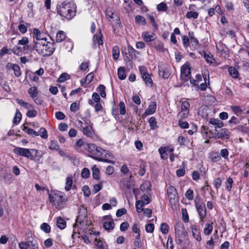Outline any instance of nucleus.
<instances>
[{
    "label": "nucleus",
    "mask_w": 249,
    "mask_h": 249,
    "mask_svg": "<svg viewBox=\"0 0 249 249\" xmlns=\"http://www.w3.org/2000/svg\"><path fill=\"white\" fill-rule=\"evenodd\" d=\"M192 231L193 237L198 241H200L201 240V237L200 235V232L196 225L193 226L192 227Z\"/></svg>",
    "instance_id": "obj_23"
},
{
    "label": "nucleus",
    "mask_w": 249,
    "mask_h": 249,
    "mask_svg": "<svg viewBox=\"0 0 249 249\" xmlns=\"http://www.w3.org/2000/svg\"><path fill=\"white\" fill-rule=\"evenodd\" d=\"M134 245L137 248H140L142 247L141 234H137L136 235L134 241Z\"/></svg>",
    "instance_id": "obj_49"
},
{
    "label": "nucleus",
    "mask_w": 249,
    "mask_h": 249,
    "mask_svg": "<svg viewBox=\"0 0 249 249\" xmlns=\"http://www.w3.org/2000/svg\"><path fill=\"white\" fill-rule=\"evenodd\" d=\"M24 132L29 135H34L35 136H39V132L35 130L29 128L28 126H24L22 129Z\"/></svg>",
    "instance_id": "obj_38"
},
{
    "label": "nucleus",
    "mask_w": 249,
    "mask_h": 249,
    "mask_svg": "<svg viewBox=\"0 0 249 249\" xmlns=\"http://www.w3.org/2000/svg\"><path fill=\"white\" fill-rule=\"evenodd\" d=\"M157 104L155 102H152L148 106V108L145 111L142 115V117L144 118L146 116L154 114L156 110Z\"/></svg>",
    "instance_id": "obj_16"
},
{
    "label": "nucleus",
    "mask_w": 249,
    "mask_h": 249,
    "mask_svg": "<svg viewBox=\"0 0 249 249\" xmlns=\"http://www.w3.org/2000/svg\"><path fill=\"white\" fill-rule=\"evenodd\" d=\"M39 135L43 139H47L48 137V132L44 127H41L39 131Z\"/></svg>",
    "instance_id": "obj_53"
},
{
    "label": "nucleus",
    "mask_w": 249,
    "mask_h": 249,
    "mask_svg": "<svg viewBox=\"0 0 249 249\" xmlns=\"http://www.w3.org/2000/svg\"><path fill=\"white\" fill-rule=\"evenodd\" d=\"M13 70L14 71V74L16 77H18L21 75V73L20 68L18 64H16L14 67L13 68Z\"/></svg>",
    "instance_id": "obj_63"
},
{
    "label": "nucleus",
    "mask_w": 249,
    "mask_h": 249,
    "mask_svg": "<svg viewBox=\"0 0 249 249\" xmlns=\"http://www.w3.org/2000/svg\"><path fill=\"white\" fill-rule=\"evenodd\" d=\"M143 205H147L150 202V198L146 195H143L141 197V199L139 200Z\"/></svg>",
    "instance_id": "obj_56"
},
{
    "label": "nucleus",
    "mask_w": 249,
    "mask_h": 249,
    "mask_svg": "<svg viewBox=\"0 0 249 249\" xmlns=\"http://www.w3.org/2000/svg\"><path fill=\"white\" fill-rule=\"evenodd\" d=\"M50 201L57 208L62 206L65 201L64 194L60 192H53L49 195Z\"/></svg>",
    "instance_id": "obj_3"
},
{
    "label": "nucleus",
    "mask_w": 249,
    "mask_h": 249,
    "mask_svg": "<svg viewBox=\"0 0 249 249\" xmlns=\"http://www.w3.org/2000/svg\"><path fill=\"white\" fill-rule=\"evenodd\" d=\"M159 75L164 79H167L170 75V73L168 70L164 68H160L159 70Z\"/></svg>",
    "instance_id": "obj_26"
},
{
    "label": "nucleus",
    "mask_w": 249,
    "mask_h": 249,
    "mask_svg": "<svg viewBox=\"0 0 249 249\" xmlns=\"http://www.w3.org/2000/svg\"><path fill=\"white\" fill-rule=\"evenodd\" d=\"M40 229L46 233H48L51 231V227L47 223H43L40 225Z\"/></svg>",
    "instance_id": "obj_46"
},
{
    "label": "nucleus",
    "mask_w": 249,
    "mask_h": 249,
    "mask_svg": "<svg viewBox=\"0 0 249 249\" xmlns=\"http://www.w3.org/2000/svg\"><path fill=\"white\" fill-rule=\"evenodd\" d=\"M231 108L232 111H233L234 113L237 116L240 115L242 111V110L241 109V107L240 106H232L231 107Z\"/></svg>",
    "instance_id": "obj_61"
},
{
    "label": "nucleus",
    "mask_w": 249,
    "mask_h": 249,
    "mask_svg": "<svg viewBox=\"0 0 249 249\" xmlns=\"http://www.w3.org/2000/svg\"><path fill=\"white\" fill-rule=\"evenodd\" d=\"M148 123L150 127V129L154 130L158 127L157 122L154 117H151L148 120Z\"/></svg>",
    "instance_id": "obj_36"
},
{
    "label": "nucleus",
    "mask_w": 249,
    "mask_h": 249,
    "mask_svg": "<svg viewBox=\"0 0 249 249\" xmlns=\"http://www.w3.org/2000/svg\"><path fill=\"white\" fill-rule=\"evenodd\" d=\"M191 69L189 64L185 63L183 65L180 69V77L182 83L184 84L188 82L190 78Z\"/></svg>",
    "instance_id": "obj_6"
},
{
    "label": "nucleus",
    "mask_w": 249,
    "mask_h": 249,
    "mask_svg": "<svg viewBox=\"0 0 249 249\" xmlns=\"http://www.w3.org/2000/svg\"><path fill=\"white\" fill-rule=\"evenodd\" d=\"M115 224L112 220L110 221H107L104 222L103 227L108 232L113 230L114 228Z\"/></svg>",
    "instance_id": "obj_29"
},
{
    "label": "nucleus",
    "mask_w": 249,
    "mask_h": 249,
    "mask_svg": "<svg viewBox=\"0 0 249 249\" xmlns=\"http://www.w3.org/2000/svg\"><path fill=\"white\" fill-rule=\"evenodd\" d=\"M60 146L56 141L53 140L50 142L49 148L51 150L57 151L59 149Z\"/></svg>",
    "instance_id": "obj_44"
},
{
    "label": "nucleus",
    "mask_w": 249,
    "mask_h": 249,
    "mask_svg": "<svg viewBox=\"0 0 249 249\" xmlns=\"http://www.w3.org/2000/svg\"><path fill=\"white\" fill-rule=\"evenodd\" d=\"M37 114L36 110L32 109H29L26 113V115L29 118H33L36 117Z\"/></svg>",
    "instance_id": "obj_64"
},
{
    "label": "nucleus",
    "mask_w": 249,
    "mask_h": 249,
    "mask_svg": "<svg viewBox=\"0 0 249 249\" xmlns=\"http://www.w3.org/2000/svg\"><path fill=\"white\" fill-rule=\"evenodd\" d=\"M105 89L106 88L103 85H100L98 88V91L101 96L103 98H105L106 96Z\"/></svg>",
    "instance_id": "obj_57"
},
{
    "label": "nucleus",
    "mask_w": 249,
    "mask_h": 249,
    "mask_svg": "<svg viewBox=\"0 0 249 249\" xmlns=\"http://www.w3.org/2000/svg\"><path fill=\"white\" fill-rule=\"evenodd\" d=\"M57 226L60 229H64L66 227V222L61 217H59L57 219Z\"/></svg>",
    "instance_id": "obj_43"
},
{
    "label": "nucleus",
    "mask_w": 249,
    "mask_h": 249,
    "mask_svg": "<svg viewBox=\"0 0 249 249\" xmlns=\"http://www.w3.org/2000/svg\"><path fill=\"white\" fill-rule=\"evenodd\" d=\"M66 37V34L62 31H59L57 32L56 36V41L61 42L63 41Z\"/></svg>",
    "instance_id": "obj_33"
},
{
    "label": "nucleus",
    "mask_w": 249,
    "mask_h": 249,
    "mask_svg": "<svg viewBox=\"0 0 249 249\" xmlns=\"http://www.w3.org/2000/svg\"><path fill=\"white\" fill-rule=\"evenodd\" d=\"M33 37L34 38V42L44 38V37L42 36L40 31L38 29H34L33 32Z\"/></svg>",
    "instance_id": "obj_30"
},
{
    "label": "nucleus",
    "mask_w": 249,
    "mask_h": 249,
    "mask_svg": "<svg viewBox=\"0 0 249 249\" xmlns=\"http://www.w3.org/2000/svg\"><path fill=\"white\" fill-rule=\"evenodd\" d=\"M230 75L233 78H237L238 77V72L237 70L233 67H230L229 69Z\"/></svg>",
    "instance_id": "obj_41"
},
{
    "label": "nucleus",
    "mask_w": 249,
    "mask_h": 249,
    "mask_svg": "<svg viewBox=\"0 0 249 249\" xmlns=\"http://www.w3.org/2000/svg\"><path fill=\"white\" fill-rule=\"evenodd\" d=\"M210 158L213 162H217L221 160L220 156L217 153H212L210 155Z\"/></svg>",
    "instance_id": "obj_59"
},
{
    "label": "nucleus",
    "mask_w": 249,
    "mask_h": 249,
    "mask_svg": "<svg viewBox=\"0 0 249 249\" xmlns=\"http://www.w3.org/2000/svg\"><path fill=\"white\" fill-rule=\"evenodd\" d=\"M57 12L62 20H71L76 15V6L72 2H64L57 8Z\"/></svg>",
    "instance_id": "obj_2"
},
{
    "label": "nucleus",
    "mask_w": 249,
    "mask_h": 249,
    "mask_svg": "<svg viewBox=\"0 0 249 249\" xmlns=\"http://www.w3.org/2000/svg\"><path fill=\"white\" fill-rule=\"evenodd\" d=\"M12 52V49H8L7 46H5L1 49L0 52V55L3 56L6 53L10 54H11Z\"/></svg>",
    "instance_id": "obj_58"
},
{
    "label": "nucleus",
    "mask_w": 249,
    "mask_h": 249,
    "mask_svg": "<svg viewBox=\"0 0 249 249\" xmlns=\"http://www.w3.org/2000/svg\"><path fill=\"white\" fill-rule=\"evenodd\" d=\"M233 183V181L231 178L229 177L227 178L225 182V188L227 191L230 192L231 190Z\"/></svg>",
    "instance_id": "obj_35"
},
{
    "label": "nucleus",
    "mask_w": 249,
    "mask_h": 249,
    "mask_svg": "<svg viewBox=\"0 0 249 249\" xmlns=\"http://www.w3.org/2000/svg\"><path fill=\"white\" fill-rule=\"evenodd\" d=\"M169 226L166 223H162L160 226V231L163 234H166L169 231Z\"/></svg>",
    "instance_id": "obj_48"
},
{
    "label": "nucleus",
    "mask_w": 249,
    "mask_h": 249,
    "mask_svg": "<svg viewBox=\"0 0 249 249\" xmlns=\"http://www.w3.org/2000/svg\"><path fill=\"white\" fill-rule=\"evenodd\" d=\"M87 143L88 142H85L83 139H78L75 143L74 148L77 152H84Z\"/></svg>",
    "instance_id": "obj_15"
},
{
    "label": "nucleus",
    "mask_w": 249,
    "mask_h": 249,
    "mask_svg": "<svg viewBox=\"0 0 249 249\" xmlns=\"http://www.w3.org/2000/svg\"><path fill=\"white\" fill-rule=\"evenodd\" d=\"M28 93L30 95V96L33 99L37 96L38 91L36 87H33L28 89Z\"/></svg>",
    "instance_id": "obj_34"
},
{
    "label": "nucleus",
    "mask_w": 249,
    "mask_h": 249,
    "mask_svg": "<svg viewBox=\"0 0 249 249\" xmlns=\"http://www.w3.org/2000/svg\"><path fill=\"white\" fill-rule=\"evenodd\" d=\"M29 40L27 37H23L21 39L18 41V44L23 45V51H26L28 50H30V48H33V46L29 45Z\"/></svg>",
    "instance_id": "obj_22"
},
{
    "label": "nucleus",
    "mask_w": 249,
    "mask_h": 249,
    "mask_svg": "<svg viewBox=\"0 0 249 249\" xmlns=\"http://www.w3.org/2000/svg\"><path fill=\"white\" fill-rule=\"evenodd\" d=\"M20 249H38V245L36 239L28 240L26 242H21L19 243Z\"/></svg>",
    "instance_id": "obj_9"
},
{
    "label": "nucleus",
    "mask_w": 249,
    "mask_h": 249,
    "mask_svg": "<svg viewBox=\"0 0 249 249\" xmlns=\"http://www.w3.org/2000/svg\"><path fill=\"white\" fill-rule=\"evenodd\" d=\"M185 196L189 200H192L194 198V191L193 190L188 189L185 194Z\"/></svg>",
    "instance_id": "obj_60"
},
{
    "label": "nucleus",
    "mask_w": 249,
    "mask_h": 249,
    "mask_svg": "<svg viewBox=\"0 0 249 249\" xmlns=\"http://www.w3.org/2000/svg\"><path fill=\"white\" fill-rule=\"evenodd\" d=\"M112 57L115 60L118 59L120 56V49L118 46H114L112 49Z\"/></svg>",
    "instance_id": "obj_32"
},
{
    "label": "nucleus",
    "mask_w": 249,
    "mask_h": 249,
    "mask_svg": "<svg viewBox=\"0 0 249 249\" xmlns=\"http://www.w3.org/2000/svg\"><path fill=\"white\" fill-rule=\"evenodd\" d=\"M151 183L149 181H145L140 186V190L148 194L151 191Z\"/></svg>",
    "instance_id": "obj_24"
},
{
    "label": "nucleus",
    "mask_w": 249,
    "mask_h": 249,
    "mask_svg": "<svg viewBox=\"0 0 249 249\" xmlns=\"http://www.w3.org/2000/svg\"><path fill=\"white\" fill-rule=\"evenodd\" d=\"M136 52L137 51L129 44L127 48L124 49V51L122 52L125 61L127 63L132 64L131 60L133 58V55H134Z\"/></svg>",
    "instance_id": "obj_8"
},
{
    "label": "nucleus",
    "mask_w": 249,
    "mask_h": 249,
    "mask_svg": "<svg viewBox=\"0 0 249 249\" xmlns=\"http://www.w3.org/2000/svg\"><path fill=\"white\" fill-rule=\"evenodd\" d=\"M95 245L97 247L98 249H106L105 247L104 243L102 240H101L99 238H95Z\"/></svg>",
    "instance_id": "obj_47"
},
{
    "label": "nucleus",
    "mask_w": 249,
    "mask_h": 249,
    "mask_svg": "<svg viewBox=\"0 0 249 249\" xmlns=\"http://www.w3.org/2000/svg\"><path fill=\"white\" fill-rule=\"evenodd\" d=\"M196 208L198 213L200 221H203L207 213L205 205H203Z\"/></svg>",
    "instance_id": "obj_17"
},
{
    "label": "nucleus",
    "mask_w": 249,
    "mask_h": 249,
    "mask_svg": "<svg viewBox=\"0 0 249 249\" xmlns=\"http://www.w3.org/2000/svg\"><path fill=\"white\" fill-rule=\"evenodd\" d=\"M48 41L45 37L42 39L35 41L34 44L33 45V48H30V51L36 50L37 52L41 51V48L43 46H45Z\"/></svg>",
    "instance_id": "obj_14"
},
{
    "label": "nucleus",
    "mask_w": 249,
    "mask_h": 249,
    "mask_svg": "<svg viewBox=\"0 0 249 249\" xmlns=\"http://www.w3.org/2000/svg\"><path fill=\"white\" fill-rule=\"evenodd\" d=\"M168 7L167 4L164 2H161L157 6V9L160 12H165L167 10Z\"/></svg>",
    "instance_id": "obj_50"
},
{
    "label": "nucleus",
    "mask_w": 249,
    "mask_h": 249,
    "mask_svg": "<svg viewBox=\"0 0 249 249\" xmlns=\"http://www.w3.org/2000/svg\"><path fill=\"white\" fill-rule=\"evenodd\" d=\"M213 230V222L212 223H207L205 225V228L204 229V233L206 235H210L212 232Z\"/></svg>",
    "instance_id": "obj_37"
},
{
    "label": "nucleus",
    "mask_w": 249,
    "mask_h": 249,
    "mask_svg": "<svg viewBox=\"0 0 249 249\" xmlns=\"http://www.w3.org/2000/svg\"><path fill=\"white\" fill-rule=\"evenodd\" d=\"M92 175L95 179L99 180L100 178V170L96 165H94L92 168Z\"/></svg>",
    "instance_id": "obj_31"
},
{
    "label": "nucleus",
    "mask_w": 249,
    "mask_h": 249,
    "mask_svg": "<svg viewBox=\"0 0 249 249\" xmlns=\"http://www.w3.org/2000/svg\"><path fill=\"white\" fill-rule=\"evenodd\" d=\"M55 50L54 44L53 42H48L45 46L41 48V51L37 53L44 56L51 55Z\"/></svg>",
    "instance_id": "obj_7"
},
{
    "label": "nucleus",
    "mask_w": 249,
    "mask_h": 249,
    "mask_svg": "<svg viewBox=\"0 0 249 249\" xmlns=\"http://www.w3.org/2000/svg\"><path fill=\"white\" fill-rule=\"evenodd\" d=\"M17 102L25 109H30L34 108L33 106L21 99H17Z\"/></svg>",
    "instance_id": "obj_27"
},
{
    "label": "nucleus",
    "mask_w": 249,
    "mask_h": 249,
    "mask_svg": "<svg viewBox=\"0 0 249 249\" xmlns=\"http://www.w3.org/2000/svg\"><path fill=\"white\" fill-rule=\"evenodd\" d=\"M204 58L207 63L213 66H216L218 64L216 63L215 58L213 57V55L210 53H207L206 52H203Z\"/></svg>",
    "instance_id": "obj_20"
},
{
    "label": "nucleus",
    "mask_w": 249,
    "mask_h": 249,
    "mask_svg": "<svg viewBox=\"0 0 249 249\" xmlns=\"http://www.w3.org/2000/svg\"><path fill=\"white\" fill-rule=\"evenodd\" d=\"M167 194L170 203L173 204L178 201L177 191L174 187L169 186L167 189Z\"/></svg>",
    "instance_id": "obj_11"
},
{
    "label": "nucleus",
    "mask_w": 249,
    "mask_h": 249,
    "mask_svg": "<svg viewBox=\"0 0 249 249\" xmlns=\"http://www.w3.org/2000/svg\"><path fill=\"white\" fill-rule=\"evenodd\" d=\"M85 126H81L80 128V130L82 132L83 134L88 137H93L94 132L92 125H89L87 122H85Z\"/></svg>",
    "instance_id": "obj_13"
},
{
    "label": "nucleus",
    "mask_w": 249,
    "mask_h": 249,
    "mask_svg": "<svg viewBox=\"0 0 249 249\" xmlns=\"http://www.w3.org/2000/svg\"><path fill=\"white\" fill-rule=\"evenodd\" d=\"M198 16V13L196 12L189 11L186 14V17L187 18L196 19Z\"/></svg>",
    "instance_id": "obj_52"
},
{
    "label": "nucleus",
    "mask_w": 249,
    "mask_h": 249,
    "mask_svg": "<svg viewBox=\"0 0 249 249\" xmlns=\"http://www.w3.org/2000/svg\"><path fill=\"white\" fill-rule=\"evenodd\" d=\"M87 209L82 207L79 209L78 215L76 219V223L80 224H87Z\"/></svg>",
    "instance_id": "obj_12"
},
{
    "label": "nucleus",
    "mask_w": 249,
    "mask_h": 249,
    "mask_svg": "<svg viewBox=\"0 0 249 249\" xmlns=\"http://www.w3.org/2000/svg\"><path fill=\"white\" fill-rule=\"evenodd\" d=\"M221 184L222 180L220 178H217L214 179L213 185L217 191H218V189L221 187Z\"/></svg>",
    "instance_id": "obj_62"
},
{
    "label": "nucleus",
    "mask_w": 249,
    "mask_h": 249,
    "mask_svg": "<svg viewBox=\"0 0 249 249\" xmlns=\"http://www.w3.org/2000/svg\"><path fill=\"white\" fill-rule=\"evenodd\" d=\"M81 177L84 178H87L89 177L90 171L87 168H84L81 173Z\"/></svg>",
    "instance_id": "obj_55"
},
{
    "label": "nucleus",
    "mask_w": 249,
    "mask_h": 249,
    "mask_svg": "<svg viewBox=\"0 0 249 249\" xmlns=\"http://www.w3.org/2000/svg\"><path fill=\"white\" fill-rule=\"evenodd\" d=\"M190 104L187 101H184L181 103V110L189 112Z\"/></svg>",
    "instance_id": "obj_51"
},
{
    "label": "nucleus",
    "mask_w": 249,
    "mask_h": 249,
    "mask_svg": "<svg viewBox=\"0 0 249 249\" xmlns=\"http://www.w3.org/2000/svg\"><path fill=\"white\" fill-rule=\"evenodd\" d=\"M72 185V178L71 177H69L66 178L65 183V190L67 191H70L71 189Z\"/></svg>",
    "instance_id": "obj_39"
},
{
    "label": "nucleus",
    "mask_w": 249,
    "mask_h": 249,
    "mask_svg": "<svg viewBox=\"0 0 249 249\" xmlns=\"http://www.w3.org/2000/svg\"><path fill=\"white\" fill-rule=\"evenodd\" d=\"M175 234L176 237L178 238V243L182 242V238L186 236V232L183 224L181 222H177L175 226Z\"/></svg>",
    "instance_id": "obj_4"
},
{
    "label": "nucleus",
    "mask_w": 249,
    "mask_h": 249,
    "mask_svg": "<svg viewBox=\"0 0 249 249\" xmlns=\"http://www.w3.org/2000/svg\"><path fill=\"white\" fill-rule=\"evenodd\" d=\"M215 136L217 138L220 139H228L229 135L226 129H221L217 133H215Z\"/></svg>",
    "instance_id": "obj_25"
},
{
    "label": "nucleus",
    "mask_w": 249,
    "mask_h": 249,
    "mask_svg": "<svg viewBox=\"0 0 249 249\" xmlns=\"http://www.w3.org/2000/svg\"><path fill=\"white\" fill-rule=\"evenodd\" d=\"M135 22L138 24H142L143 25L146 24V20L144 18L140 15H137L135 18Z\"/></svg>",
    "instance_id": "obj_45"
},
{
    "label": "nucleus",
    "mask_w": 249,
    "mask_h": 249,
    "mask_svg": "<svg viewBox=\"0 0 249 249\" xmlns=\"http://www.w3.org/2000/svg\"><path fill=\"white\" fill-rule=\"evenodd\" d=\"M142 36L143 38L144 41L146 42L153 41L156 38V35L154 33L150 34L148 32H144L142 34Z\"/></svg>",
    "instance_id": "obj_21"
},
{
    "label": "nucleus",
    "mask_w": 249,
    "mask_h": 249,
    "mask_svg": "<svg viewBox=\"0 0 249 249\" xmlns=\"http://www.w3.org/2000/svg\"><path fill=\"white\" fill-rule=\"evenodd\" d=\"M118 76L120 80H124L126 78L125 69L123 67H119L118 69Z\"/></svg>",
    "instance_id": "obj_40"
},
{
    "label": "nucleus",
    "mask_w": 249,
    "mask_h": 249,
    "mask_svg": "<svg viewBox=\"0 0 249 249\" xmlns=\"http://www.w3.org/2000/svg\"><path fill=\"white\" fill-rule=\"evenodd\" d=\"M73 46V43L69 40H65L63 44V47L68 52L71 51L72 49Z\"/></svg>",
    "instance_id": "obj_42"
},
{
    "label": "nucleus",
    "mask_w": 249,
    "mask_h": 249,
    "mask_svg": "<svg viewBox=\"0 0 249 249\" xmlns=\"http://www.w3.org/2000/svg\"><path fill=\"white\" fill-rule=\"evenodd\" d=\"M103 35L100 29L98 31V34L94 35L93 37V45L96 46L97 45L99 46L103 44L102 40Z\"/></svg>",
    "instance_id": "obj_19"
},
{
    "label": "nucleus",
    "mask_w": 249,
    "mask_h": 249,
    "mask_svg": "<svg viewBox=\"0 0 249 249\" xmlns=\"http://www.w3.org/2000/svg\"><path fill=\"white\" fill-rule=\"evenodd\" d=\"M217 50L222 56H226L229 52L228 48L223 43L219 42L216 45Z\"/></svg>",
    "instance_id": "obj_18"
},
{
    "label": "nucleus",
    "mask_w": 249,
    "mask_h": 249,
    "mask_svg": "<svg viewBox=\"0 0 249 249\" xmlns=\"http://www.w3.org/2000/svg\"><path fill=\"white\" fill-rule=\"evenodd\" d=\"M31 151V149L19 147H16L13 150L14 153L16 154L26 157L31 160H34L35 159V156L32 154Z\"/></svg>",
    "instance_id": "obj_5"
},
{
    "label": "nucleus",
    "mask_w": 249,
    "mask_h": 249,
    "mask_svg": "<svg viewBox=\"0 0 249 249\" xmlns=\"http://www.w3.org/2000/svg\"><path fill=\"white\" fill-rule=\"evenodd\" d=\"M209 123L211 124L215 125V128H221L223 126V123L217 119L211 118L210 120Z\"/></svg>",
    "instance_id": "obj_28"
},
{
    "label": "nucleus",
    "mask_w": 249,
    "mask_h": 249,
    "mask_svg": "<svg viewBox=\"0 0 249 249\" xmlns=\"http://www.w3.org/2000/svg\"><path fill=\"white\" fill-rule=\"evenodd\" d=\"M85 151L90 153L89 156L95 160L112 164L115 163V161L109 160L112 159L113 158V156L110 152L105 150L100 146H97L94 144L88 143Z\"/></svg>",
    "instance_id": "obj_1"
},
{
    "label": "nucleus",
    "mask_w": 249,
    "mask_h": 249,
    "mask_svg": "<svg viewBox=\"0 0 249 249\" xmlns=\"http://www.w3.org/2000/svg\"><path fill=\"white\" fill-rule=\"evenodd\" d=\"M21 117H22V115H21V113L20 112H19V111H17L16 112V113L15 114V117L14 118V119H13V123L14 124H18L21 119Z\"/></svg>",
    "instance_id": "obj_54"
},
{
    "label": "nucleus",
    "mask_w": 249,
    "mask_h": 249,
    "mask_svg": "<svg viewBox=\"0 0 249 249\" xmlns=\"http://www.w3.org/2000/svg\"><path fill=\"white\" fill-rule=\"evenodd\" d=\"M139 69L145 85L152 87L153 83V80L151 78V75L147 72L146 68L144 66H140Z\"/></svg>",
    "instance_id": "obj_10"
}]
</instances>
